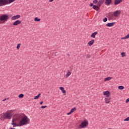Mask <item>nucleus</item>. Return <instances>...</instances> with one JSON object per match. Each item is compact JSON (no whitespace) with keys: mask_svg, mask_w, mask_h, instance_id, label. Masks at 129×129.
Wrapping results in <instances>:
<instances>
[{"mask_svg":"<svg viewBox=\"0 0 129 129\" xmlns=\"http://www.w3.org/2000/svg\"><path fill=\"white\" fill-rule=\"evenodd\" d=\"M16 0H8L9 4H12V3H14Z\"/></svg>","mask_w":129,"mask_h":129,"instance_id":"cd10ccee","label":"nucleus"},{"mask_svg":"<svg viewBox=\"0 0 129 129\" xmlns=\"http://www.w3.org/2000/svg\"><path fill=\"white\" fill-rule=\"evenodd\" d=\"M76 107H74L71 110V111L72 113H73V112H74V111H76Z\"/></svg>","mask_w":129,"mask_h":129,"instance_id":"bb28decb","label":"nucleus"},{"mask_svg":"<svg viewBox=\"0 0 129 129\" xmlns=\"http://www.w3.org/2000/svg\"><path fill=\"white\" fill-rule=\"evenodd\" d=\"M6 5H9L8 0H0V7H4Z\"/></svg>","mask_w":129,"mask_h":129,"instance_id":"20e7f679","label":"nucleus"},{"mask_svg":"<svg viewBox=\"0 0 129 129\" xmlns=\"http://www.w3.org/2000/svg\"><path fill=\"white\" fill-rule=\"evenodd\" d=\"M7 99L8 100H9V98H5V99L3 100V101H6V100H7Z\"/></svg>","mask_w":129,"mask_h":129,"instance_id":"58836bf2","label":"nucleus"},{"mask_svg":"<svg viewBox=\"0 0 129 129\" xmlns=\"http://www.w3.org/2000/svg\"><path fill=\"white\" fill-rule=\"evenodd\" d=\"M113 16H114L113 14H112L110 13H109V16L110 17V18H112L113 17Z\"/></svg>","mask_w":129,"mask_h":129,"instance_id":"2f4dec72","label":"nucleus"},{"mask_svg":"<svg viewBox=\"0 0 129 129\" xmlns=\"http://www.w3.org/2000/svg\"><path fill=\"white\" fill-rule=\"evenodd\" d=\"M10 129H16V128L11 127Z\"/></svg>","mask_w":129,"mask_h":129,"instance_id":"49530a36","label":"nucleus"},{"mask_svg":"<svg viewBox=\"0 0 129 129\" xmlns=\"http://www.w3.org/2000/svg\"><path fill=\"white\" fill-rule=\"evenodd\" d=\"M97 34H98V32H97V31L93 33L91 35V38H95V36H96Z\"/></svg>","mask_w":129,"mask_h":129,"instance_id":"a211bd4d","label":"nucleus"},{"mask_svg":"<svg viewBox=\"0 0 129 129\" xmlns=\"http://www.w3.org/2000/svg\"><path fill=\"white\" fill-rule=\"evenodd\" d=\"M118 88L120 90H123V89H124V87L123 86H119Z\"/></svg>","mask_w":129,"mask_h":129,"instance_id":"4be33fe9","label":"nucleus"},{"mask_svg":"<svg viewBox=\"0 0 129 129\" xmlns=\"http://www.w3.org/2000/svg\"><path fill=\"white\" fill-rule=\"evenodd\" d=\"M121 3H122V0H115L114 5V6H117V5H119Z\"/></svg>","mask_w":129,"mask_h":129,"instance_id":"9d476101","label":"nucleus"},{"mask_svg":"<svg viewBox=\"0 0 129 129\" xmlns=\"http://www.w3.org/2000/svg\"><path fill=\"white\" fill-rule=\"evenodd\" d=\"M129 121V117H128L124 119V121Z\"/></svg>","mask_w":129,"mask_h":129,"instance_id":"72a5a7b5","label":"nucleus"},{"mask_svg":"<svg viewBox=\"0 0 129 129\" xmlns=\"http://www.w3.org/2000/svg\"><path fill=\"white\" fill-rule=\"evenodd\" d=\"M23 116L21 115H18L16 117V120H21L22 118H23Z\"/></svg>","mask_w":129,"mask_h":129,"instance_id":"f3484780","label":"nucleus"},{"mask_svg":"<svg viewBox=\"0 0 129 129\" xmlns=\"http://www.w3.org/2000/svg\"><path fill=\"white\" fill-rule=\"evenodd\" d=\"M125 37H126V39H128L129 38V33Z\"/></svg>","mask_w":129,"mask_h":129,"instance_id":"a19ab883","label":"nucleus"},{"mask_svg":"<svg viewBox=\"0 0 129 129\" xmlns=\"http://www.w3.org/2000/svg\"><path fill=\"white\" fill-rule=\"evenodd\" d=\"M94 40H92L91 41H90L88 43V46H92V45H93V44L94 43Z\"/></svg>","mask_w":129,"mask_h":129,"instance_id":"aec40b11","label":"nucleus"},{"mask_svg":"<svg viewBox=\"0 0 129 129\" xmlns=\"http://www.w3.org/2000/svg\"><path fill=\"white\" fill-rule=\"evenodd\" d=\"M115 24V22H112L110 23H107L106 24V27H112L114 24Z\"/></svg>","mask_w":129,"mask_h":129,"instance_id":"2eb2a0df","label":"nucleus"},{"mask_svg":"<svg viewBox=\"0 0 129 129\" xmlns=\"http://www.w3.org/2000/svg\"><path fill=\"white\" fill-rule=\"evenodd\" d=\"M125 39H126V37H124L121 38V40H125Z\"/></svg>","mask_w":129,"mask_h":129,"instance_id":"79ce46f5","label":"nucleus"},{"mask_svg":"<svg viewBox=\"0 0 129 129\" xmlns=\"http://www.w3.org/2000/svg\"><path fill=\"white\" fill-rule=\"evenodd\" d=\"M111 78H112L110 77H107V78H105L104 81H108L110 80L111 79Z\"/></svg>","mask_w":129,"mask_h":129,"instance_id":"b1692460","label":"nucleus"},{"mask_svg":"<svg viewBox=\"0 0 129 129\" xmlns=\"http://www.w3.org/2000/svg\"><path fill=\"white\" fill-rule=\"evenodd\" d=\"M121 56L122 57H125V56H126V54H125V52H122L121 53Z\"/></svg>","mask_w":129,"mask_h":129,"instance_id":"a878e982","label":"nucleus"},{"mask_svg":"<svg viewBox=\"0 0 129 129\" xmlns=\"http://www.w3.org/2000/svg\"><path fill=\"white\" fill-rule=\"evenodd\" d=\"M103 95L107 96V97H109L110 96V92L109 91H106L103 92Z\"/></svg>","mask_w":129,"mask_h":129,"instance_id":"1a4fd4ad","label":"nucleus"},{"mask_svg":"<svg viewBox=\"0 0 129 129\" xmlns=\"http://www.w3.org/2000/svg\"><path fill=\"white\" fill-rule=\"evenodd\" d=\"M59 89L61 90L62 93H64V95H66V91L64 90L65 89L63 87H60Z\"/></svg>","mask_w":129,"mask_h":129,"instance_id":"dca6fc26","label":"nucleus"},{"mask_svg":"<svg viewBox=\"0 0 129 129\" xmlns=\"http://www.w3.org/2000/svg\"><path fill=\"white\" fill-rule=\"evenodd\" d=\"M125 102L126 103H128V102H129V98L126 100Z\"/></svg>","mask_w":129,"mask_h":129,"instance_id":"e433bc0d","label":"nucleus"},{"mask_svg":"<svg viewBox=\"0 0 129 129\" xmlns=\"http://www.w3.org/2000/svg\"><path fill=\"white\" fill-rule=\"evenodd\" d=\"M93 6H94V5H93V3H90V5H89V6H90V7H93Z\"/></svg>","mask_w":129,"mask_h":129,"instance_id":"c9c22d12","label":"nucleus"},{"mask_svg":"<svg viewBox=\"0 0 129 129\" xmlns=\"http://www.w3.org/2000/svg\"><path fill=\"white\" fill-rule=\"evenodd\" d=\"M49 3H52V2H54V0H48Z\"/></svg>","mask_w":129,"mask_h":129,"instance_id":"37998d69","label":"nucleus"},{"mask_svg":"<svg viewBox=\"0 0 129 129\" xmlns=\"http://www.w3.org/2000/svg\"><path fill=\"white\" fill-rule=\"evenodd\" d=\"M0 119H1V117H0Z\"/></svg>","mask_w":129,"mask_h":129,"instance_id":"de8ad7c7","label":"nucleus"},{"mask_svg":"<svg viewBox=\"0 0 129 129\" xmlns=\"http://www.w3.org/2000/svg\"><path fill=\"white\" fill-rule=\"evenodd\" d=\"M24 117L21 119L19 122V126H23L26 125L28 123H30V118L28 117L25 114H23Z\"/></svg>","mask_w":129,"mask_h":129,"instance_id":"f257e3e1","label":"nucleus"},{"mask_svg":"<svg viewBox=\"0 0 129 129\" xmlns=\"http://www.w3.org/2000/svg\"><path fill=\"white\" fill-rule=\"evenodd\" d=\"M92 9H93V10H95V11H96V12H100V7L97 5H94L92 7Z\"/></svg>","mask_w":129,"mask_h":129,"instance_id":"423d86ee","label":"nucleus"},{"mask_svg":"<svg viewBox=\"0 0 129 129\" xmlns=\"http://www.w3.org/2000/svg\"><path fill=\"white\" fill-rule=\"evenodd\" d=\"M88 125V121H87V120H85V121L82 122L79 126H78V128H77V129L84 128V127H86Z\"/></svg>","mask_w":129,"mask_h":129,"instance_id":"7ed1b4c3","label":"nucleus"},{"mask_svg":"<svg viewBox=\"0 0 129 129\" xmlns=\"http://www.w3.org/2000/svg\"><path fill=\"white\" fill-rule=\"evenodd\" d=\"M112 3V0H105L104 4L106 6H110Z\"/></svg>","mask_w":129,"mask_h":129,"instance_id":"6e6552de","label":"nucleus"},{"mask_svg":"<svg viewBox=\"0 0 129 129\" xmlns=\"http://www.w3.org/2000/svg\"><path fill=\"white\" fill-rule=\"evenodd\" d=\"M23 97H24V94H20L19 95V98H23Z\"/></svg>","mask_w":129,"mask_h":129,"instance_id":"c85d7f7f","label":"nucleus"},{"mask_svg":"<svg viewBox=\"0 0 129 129\" xmlns=\"http://www.w3.org/2000/svg\"><path fill=\"white\" fill-rule=\"evenodd\" d=\"M98 3V0H94L93 1V4H97V5Z\"/></svg>","mask_w":129,"mask_h":129,"instance_id":"7c9ffc66","label":"nucleus"},{"mask_svg":"<svg viewBox=\"0 0 129 129\" xmlns=\"http://www.w3.org/2000/svg\"><path fill=\"white\" fill-rule=\"evenodd\" d=\"M35 22H40L41 21V19L38 18V17H35L34 18Z\"/></svg>","mask_w":129,"mask_h":129,"instance_id":"5701e85b","label":"nucleus"},{"mask_svg":"<svg viewBox=\"0 0 129 129\" xmlns=\"http://www.w3.org/2000/svg\"><path fill=\"white\" fill-rule=\"evenodd\" d=\"M46 107H47V106H41V108L42 109H44V108H46Z\"/></svg>","mask_w":129,"mask_h":129,"instance_id":"f704fd0d","label":"nucleus"},{"mask_svg":"<svg viewBox=\"0 0 129 129\" xmlns=\"http://www.w3.org/2000/svg\"><path fill=\"white\" fill-rule=\"evenodd\" d=\"M120 14H121V11L117 10L113 13V16L114 17H117L118 15H120Z\"/></svg>","mask_w":129,"mask_h":129,"instance_id":"39448f33","label":"nucleus"},{"mask_svg":"<svg viewBox=\"0 0 129 129\" xmlns=\"http://www.w3.org/2000/svg\"><path fill=\"white\" fill-rule=\"evenodd\" d=\"M71 113H72L71 112V111H70L69 113H67V115H70V114H71Z\"/></svg>","mask_w":129,"mask_h":129,"instance_id":"ea45409f","label":"nucleus"},{"mask_svg":"<svg viewBox=\"0 0 129 129\" xmlns=\"http://www.w3.org/2000/svg\"><path fill=\"white\" fill-rule=\"evenodd\" d=\"M5 118L7 119H11L12 118V115H11V113H7L6 115H5Z\"/></svg>","mask_w":129,"mask_h":129,"instance_id":"9b49d317","label":"nucleus"},{"mask_svg":"<svg viewBox=\"0 0 129 129\" xmlns=\"http://www.w3.org/2000/svg\"><path fill=\"white\" fill-rule=\"evenodd\" d=\"M20 18H21V15H18L13 16L11 18V20H12L13 21H15L16 20H18V19H20Z\"/></svg>","mask_w":129,"mask_h":129,"instance_id":"0eeeda50","label":"nucleus"},{"mask_svg":"<svg viewBox=\"0 0 129 129\" xmlns=\"http://www.w3.org/2000/svg\"><path fill=\"white\" fill-rule=\"evenodd\" d=\"M104 23H106V22H107V18L105 17L103 20Z\"/></svg>","mask_w":129,"mask_h":129,"instance_id":"473e14b6","label":"nucleus"},{"mask_svg":"<svg viewBox=\"0 0 129 129\" xmlns=\"http://www.w3.org/2000/svg\"><path fill=\"white\" fill-rule=\"evenodd\" d=\"M21 23V21L20 20H16L13 23V26H18V25H20Z\"/></svg>","mask_w":129,"mask_h":129,"instance_id":"f8f14e48","label":"nucleus"},{"mask_svg":"<svg viewBox=\"0 0 129 129\" xmlns=\"http://www.w3.org/2000/svg\"><path fill=\"white\" fill-rule=\"evenodd\" d=\"M44 103V102L43 101H41L40 102V104L42 105Z\"/></svg>","mask_w":129,"mask_h":129,"instance_id":"c03bdc74","label":"nucleus"},{"mask_svg":"<svg viewBox=\"0 0 129 129\" xmlns=\"http://www.w3.org/2000/svg\"><path fill=\"white\" fill-rule=\"evenodd\" d=\"M86 58H90V54H87Z\"/></svg>","mask_w":129,"mask_h":129,"instance_id":"4c0bfd02","label":"nucleus"},{"mask_svg":"<svg viewBox=\"0 0 129 129\" xmlns=\"http://www.w3.org/2000/svg\"><path fill=\"white\" fill-rule=\"evenodd\" d=\"M12 125H13V127H16V126H20L19 124H17V123L14 122V120H12Z\"/></svg>","mask_w":129,"mask_h":129,"instance_id":"6ab92c4d","label":"nucleus"},{"mask_svg":"<svg viewBox=\"0 0 129 129\" xmlns=\"http://www.w3.org/2000/svg\"><path fill=\"white\" fill-rule=\"evenodd\" d=\"M9 19H10L9 15L3 14L0 16V22H7Z\"/></svg>","mask_w":129,"mask_h":129,"instance_id":"f03ea898","label":"nucleus"},{"mask_svg":"<svg viewBox=\"0 0 129 129\" xmlns=\"http://www.w3.org/2000/svg\"><path fill=\"white\" fill-rule=\"evenodd\" d=\"M110 99H111V98L110 97H107L105 98V103L108 104L110 103Z\"/></svg>","mask_w":129,"mask_h":129,"instance_id":"ddd939ff","label":"nucleus"},{"mask_svg":"<svg viewBox=\"0 0 129 129\" xmlns=\"http://www.w3.org/2000/svg\"><path fill=\"white\" fill-rule=\"evenodd\" d=\"M103 3H104V0H99L97 4V6L100 7Z\"/></svg>","mask_w":129,"mask_h":129,"instance_id":"4468645a","label":"nucleus"},{"mask_svg":"<svg viewBox=\"0 0 129 129\" xmlns=\"http://www.w3.org/2000/svg\"><path fill=\"white\" fill-rule=\"evenodd\" d=\"M71 75V72H70V71H68V73L66 75V78H67V77H69V76H70Z\"/></svg>","mask_w":129,"mask_h":129,"instance_id":"412c9836","label":"nucleus"},{"mask_svg":"<svg viewBox=\"0 0 129 129\" xmlns=\"http://www.w3.org/2000/svg\"><path fill=\"white\" fill-rule=\"evenodd\" d=\"M67 56H70V55L69 54V53H68Z\"/></svg>","mask_w":129,"mask_h":129,"instance_id":"a18cd8bd","label":"nucleus"},{"mask_svg":"<svg viewBox=\"0 0 129 129\" xmlns=\"http://www.w3.org/2000/svg\"><path fill=\"white\" fill-rule=\"evenodd\" d=\"M41 96V93H39L37 96H36L34 98V99H38L39 97Z\"/></svg>","mask_w":129,"mask_h":129,"instance_id":"393cba45","label":"nucleus"},{"mask_svg":"<svg viewBox=\"0 0 129 129\" xmlns=\"http://www.w3.org/2000/svg\"><path fill=\"white\" fill-rule=\"evenodd\" d=\"M22 44H21V43H19V44H18V45H17V50H19V49H20V47H21V45Z\"/></svg>","mask_w":129,"mask_h":129,"instance_id":"c756f323","label":"nucleus"}]
</instances>
